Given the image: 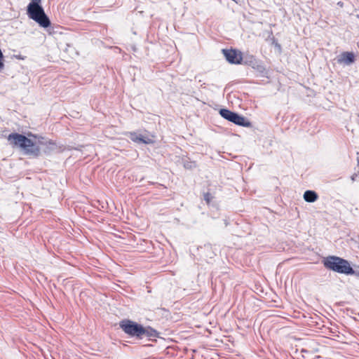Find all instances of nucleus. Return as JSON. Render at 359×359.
Instances as JSON below:
<instances>
[{"label": "nucleus", "instance_id": "13", "mask_svg": "<svg viewBox=\"0 0 359 359\" xmlns=\"http://www.w3.org/2000/svg\"><path fill=\"white\" fill-rule=\"evenodd\" d=\"M338 4H339V6H342V3H340V2H339V3H338Z\"/></svg>", "mask_w": 359, "mask_h": 359}, {"label": "nucleus", "instance_id": "5", "mask_svg": "<svg viewBox=\"0 0 359 359\" xmlns=\"http://www.w3.org/2000/svg\"><path fill=\"white\" fill-rule=\"evenodd\" d=\"M219 114L226 120L231 121L236 125L245 127H248L250 126V123L248 121H246L245 117L229 109H220Z\"/></svg>", "mask_w": 359, "mask_h": 359}, {"label": "nucleus", "instance_id": "12", "mask_svg": "<svg viewBox=\"0 0 359 359\" xmlns=\"http://www.w3.org/2000/svg\"><path fill=\"white\" fill-rule=\"evenodd\" d=\"M204 199L208 202L210 203V194L209 193H206L204 195Z\"/></svg>", "mask_w": 359, "mask_h": 359}, {"label": "nucleus", "instance_id": "6", "mask_svg": "<svg viewBox=\"0 0 359 359\" xmlns=\"http://www.w3.org/2000/svg\"><path fill=\"white\" fill-rule=\"evenodd\" d=\"M223 53L226 60L231 64H240L243 57L241 52L236 50L223 49Z\"/></svg>", "mask_w": 359, "mask_h": 359}, {"label": "nucleus", "instance_id": "9", "mask_svg": "<svg viewBox=\"0 0 359 359\" xmlns=\"http://www.w3.org/2000/svg\"><path fill=\"white\" fill-rule=\"evenodd\" d=\"M158 334L157 331L155 330L154 329H153L150 327H143V332H142V333H141V338L144 335L147 336L149 339L156 338L158 337Z\"/></svg>", "mask_w": 359, "mask_h": 359}, {"label": "nucleus", "instance_id": "2", "mask_svg": "<svg viewBox=\"0 0 359 359\" xmlns=\"http://www.w3.org/2000/svg\"><path fill=\"white\" fill-rule=\"evenodd\" d=\"M42 0H32L27 8L28 17L37 22L39 26L47 28L50 25V21L41 6Z\"/></svg>", "mask_w": 359, "mask_h": 359}, {"label": "nucleus", "instance_id": "3", "mask_svg": "<svg viewBox=\"0 0 359 359\" xmlns=\"http://www.w3.org/2000/svg\"><path fill=\"white\" fill-rule=\"evenodd\" d=\"M323 264L325 268L339 273L352 275L355 273L347 260L337 256H330L325 258Z\"/></svg>", "mask_w": 359, "mask_h": 359}, {"label": "nucleus", "instance_id": "4", "mask_svg": "<svg viewBox=\"0 0 359 359\" xmlns=\"http://www.w3.org/2000/svg\"><path fill=\"white\" fill-rule=\"evenodd\" d=\"M119 325L127 334L141 338V333L143 332V326L141 325L130 320H123Z\"/></svg>", "mask_w": 359, "mask_h": 359}, {"label": "nucleus", "instance_id": "7", "mask_svg": "<svg viewBox=\"0 0 359 359\" xmlns=\"http://www.w3.org/2000/svg\"><path fill=\"white\" fill-rule=\"evenodd\" d=\"M339 62H344L349 65L354 62V55L352 53L344 52L341 54V58L339 59Z\"/></svg>", "mask_w": 359, "mask_h": 359}, {"label": "nucleus", "instance_id": "11", "mask_svg": "<svg viewBox=\"0 0 359 359\" xmlns=\"http://www.w3.org/2000/svg\"><path fill=\"white\" fill-rule=\"evenodd\" d=\"M184 166L185 168L191 169L193 168H195L196 166V164L195 162H186L184 163Z\"/></svg>", "mask_w": 359, "mask_h": 359}, {"label": "nucleus", "instance_id": "14", "mask_svg": "<svg viewBox=\"0 0 359 359\" xmlns=\"http://www.w3.org/2000/svg\"><path fill=\"white\" fill-rule=\"evenodd\" d=\"M358 165H359V159L358 160Z\"/></svg>", "mask_w": 359, "mask_h": 359}, {"label": "nucleus", "instance_id": "1", "mask_svg": "<svg viewBox=\"0 0 359 359\" xmlns=\"http://www.w3.org/2000/svg\"><path fill=\"white\" fill-rule=\"evenodd\" d=\"M8 140L13 145L19 147L25 154L31 155L33 156H39L40 154L41 149L40 145L48 144L47 150H45V153H48L50 150L53 149L54 144L48 142H43V138H39L37 142H34L31 139L27 138L23 135L18 134L16 133H11L8 136Z\"/></svg>", "mask_w": 359, "mask_h": 359}, {"label": "nucleus", "instance_id": "8", "mask_svg": "<svg viewBox=\"0 0 359 359\" xmlns=\"http://www.w3.org/2000/svg\"><path fill=\"white\" fill-rule=\"evenodd\" d=\"M129 137L135 142H142L144 144H149L151 140L149 138L145 139L142 135H138L136 133H130Z\"/></svg>", "mask_w": 359, "mask_h": 359}, {"label": "nucleus", "instance_id": "10", "mask_svg": "<svg viewBox=\"0 0 359 359\" xmlns=\"http://www.w3.org/2000/svg\"><path fill=\"white\" fill-rule=\"evenodd\" d=\"M318 198L317 194L311 190L306 191L304 194V199L308 203H313Z\"/></svg>", "mask_w": 359, "mask_h": 359}]
</instances>
